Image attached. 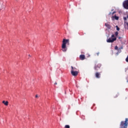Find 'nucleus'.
Returning <instances> with one entry per match:
<instances>
[{
    "instance_id": "1",
    "label": "nucleus",
    "mask_w": 128,
    "mask_h": 128,
    "mask_svg": "<svg viewBox=\"0 0 128 128\" xmlns=\"http://www.w3.org/2000/svg\"><path fill=\"white\" fill-rule=\"evenodd\" d=\"M70 40L68 39H63L62 44V52H66L68 50L66 48V44H69Z\"/></svg>"
},
{
    "instance_id": "2",
    "label": "nucleus",
    "mask_w": 128,
    "mask_h": 128,
    "mask_svg": "<svg viewBox=\"0 0 128 128\" xmlns=\"http://www.w3.org/2000/svg\"><path fill=\"white\" fill-rule=\"evenodd\" d=\"M128 118H126L124 121H122L120 124V128H128Z\"/></svg>"
},
{
    "instance_id": "3",
    "label": "nucleus",
    "mask_w": 128,
    "mask_h": 128,
    "mask_svg": "<svg viewBox=\"0 0 128 128\" xmlns=\"http://www.w3.org/2000/svg\"><path fill=\"white\" fill-rule=\"evenodd\" d=\"M71 68H72L71 74L74 76H76L78 74V71H74V67L72 66Z\"/></svg>"
},
{
    "instance_id": "4",
    "label": "nucleus",
    "mask_w": 128,
    "mask_h": 128,
    "mask_svg": "<svg viewBox=\"0 0 128 128\" xmlns=\"http://www.w3.org/2000/svg\"><path fill=\"white\" fill-rule=\"evenodd\" d=\"M123 7L126 10H128V0H126L123 2Z\"/></svg>"
},
{
    "instance_id": "5",
    "label": "nucleus",
    "mask_w": 128,
    "mask_h": 128,
    "mask_svg": "<svg viewBox=\"0 0 128 128\" xmlns=\"http://www.w3.org/2000/svg\"><path fill=\"white\" fill-rule=\"evenodd\" d=\"M116 40V38H109L107 40L106 42H114Z\"/></svg>"
},
{
    "instance_id": "6",
    "label": "nucleus",
    "mask_w": 128,
    "mask_h": 128,
    "mask_svg": "<svg viewBox=\"0 0 128 128\" xmlns=\"http://www.w3.org/2000/svg\"><path fill=\"white\" fill-rule=\"evenodd\" d=\"M105 26L108 28H109V30H110V28H112V26H110V22H108L106 23Z\"/></svg>"
},
{
    "instance_id": "7",
    "label": "nucleus",
    "mask_w": 128,
    "mask_h": 128,
    "mask_svg": "<svg viewBox=\"0 0 128 128\" xmlns=\"http://www.w3.org/2000/svg\"><path fill=\"white\" fill-rule=\"evenodd\" d=\"M80 60H86V56L84 54H81L80 56Z\"/></svg>"
},
{
    "instance_id": "8",
    "label": "nucleus",
    "mask_w": 128,
    "mask_h": 128,
    "mask_svg": "<svg viewBox=\"0 0 128 128\" xmlns=\"http://www.w3.org/2000/svg\"><path fill=\"white\" fill-rule=\"evenodd\" d=\"M100 68V64H98L94 66V68L96 70H98Z\"/></svg>"
},
{
    "instance_id": "9",
    "label": "nucleus",
    "mask_w": 128,
    "mask_h": 128,
    "mask_svg": "<svg viewBox=\"0 0 128 128\" xmlns=\"http://www.w3.org/2000/svg\"><path fill=\"white\" fill-rule=\"evenodd\" d=\"M95 76L97 78H100V73L96 72L95 74Z\"/></svg>"
},
{
    "instance_id": "10",
    "label": "nucleus",
    "mask_w": 128,
    "mask_h": 128,
    "mask_svg": "<svg viewBox=\"0 0 128 128\" xmlns=\"http://www.w3.org/2000/svg\"><path fill=\"white\" fill-rule=\"evenodd\" d=\"M2 104H4L5 106H8V101H2Z\"/></svg>"
},
{
    "instance_id": "11",
    "label": "nucleus",
    "mask_w": 128,
    "mask_h": 128,
    "mask_svg": "<svg viewBox=\"0 0 128 128\" xmlns=\"http://www.w3.org/2000/svg\"><path fill=\"white\" fill-rule=\"evenodd\" d=\"M114 14H116V12H112V13L110 12L109 13V15L110 16V15L112 14V16H114Z\"/></svg>"
},
{
    "instance_id": "12",
    "label": "nucleus",
    "mask_w": 128,
    "mask_h": 128,
    "mask_svg": "<svg viewBox=\"0 0 128 128\" xmlns=\"http://www.w3.org/2000/svg\"><path fill=\"white\" fill-rule=\"evenodd\" d=\"M115 20H118V16H114Z\"/></svg>"
},
{
    "instance_id": "13",
    "label": "nucleus",
    "mask_w": 128,
    "mask_h": 128,
    "mask_svg": "<svg viewBox=\"0 0 128 128\" xmlns=\"http://www.w3.org/2000/svg\"><path fill=\"white\" fill-rule=\"evenodd\" d=\"M115 36H116L118 37V32H115Z\"/></svg>"
},
{
    "instance_id": "14",
    "label": "nucleus",
    "mask_w": 128,
    "mask_h": 128,
    "mask_svg": "<svg viewBox=\"0 0 128 128\" xmlns=\"http://www.w3.org/2000/svg\"><path fill=\"white\" fill-rule=\"evenodd\" d=\"M114 50H120V49H118V46H115Z\"/></svg>"
},
{
    "instance_id": "15",
    "label": "nucleus",
    "mask_w": 128,
    "mask_h": 128,
    "mask_svg": "<svg viewBox=\"0 0 128 128\" xmlns=\"http://www.w3.org/2000/svg\"><path fill=\"white\" fill-rule=\"evenodd\" d=\"M70 125H66L64 128H70Z\"/></svg>"
},
{
    "instance_id": "16",
    "label": "nucleus",
    "mask_w": 128,
    "mask_h": 128,
    "mask_svg": "<svg viewBox=\"0 0 128 128\" xmlns=\"http://www.w3.org/2000/svg\"><path fill=\"white\" fill-rule=\"evenodd\" d=\"M116 30H120V28L118 27V26H116Z\"/></svg>"
},
{
    "instance_id": "17",
    "label": "nucleus",
    "mask_w": 128,
    "mask_h": 128,
    "mask_svg": "<svg viewBox=\"0 0 128 128\" xmlns=\"http://www.w3.org/2000/svg\"><path fill=\"white\" fill-rule=\"evenodd\" d=\"M126 61L128 62V56H127L126 58Z\"/></svg>"
},
{
    "instance_id": "18",
    "label": "nucleus",
    "mask_w": 128,
    "mask_h": 128,
    "mask_svg": "<svg viewBox=\"0 0 128 128\" xmlns=\"http://www.w3.org/2000/svg\"><path fill=\"white\" fill-rule=\"evenodd\" d=\"M124 20H126L127 18L126 17H124Z\"/></svg>"
},
{
    "instance_id": "19",
    "label": "nucleus",
    "mask_w": 128,
    "mask_h": 128,
    "mask_svg": "<svg viewBox=\"0 0 128 128\" xmlns=\"http://www.w3.org/2000/svg\"><path fill=\"white\" fill-rule=\"evenodd\" d=\"M111 38H114V34H112Z\"/></svg>"
},
{
    "instance_id": "20",
    "label": "nucleus",
    "mask_w": 128,
    "mask_h": 128,
    "mask_svg": "<svg viewBox=\"0 0 128 128\" xmlns=\"http://www.w3.org/2000/svg\"><path fill=\"white\" fill-rule=\"evenodd\" d=\"M126 25L127 28H128V22H126Z\"/></svg>"
},
{
    "instance_id": "21",
    "label": "nucleus",
    "mask_w": 128,
    "mask_h": 128,
    "mask_svg": "<svg viewBox=\"0 0 128 128\" xmlns=\"http://www.w3.org/2000/svg\"><path fill=\"white\" fill-rule=\"evenodd\" d=\"M96 54H97L98 56V55L100 54V52H97Z\"/></svg>"
},
{
    "instance_id": "22",
    "label": "nucleus",
    "mask_w": 128,
    "mask_h": 128,
    "mask_svg": "<svg viewBox=\"0 0 128 128\" xmlns=\"http://www.w3.org/2000/svg\"><path fill=\"white\" fill-rule=\"evenodd\" d=\"M122 48H122V46L120 48H119V50H120V49L122 50Z\"/></svg>"
},
{
    "instance_id": "23",
    "label": "nucleus",
    "mask_w": 128,
    "mask_h": 128,
    "mask_svg": "<svg viewBox=\"0 0 128 128\" xmlns=\"http://www.w3.org/2000/svg\"><path fill=\"white\" fill-rule=\"evenodd\" d=\"M76 70V68H74V71Z\"/></svg>"
},
{
    "instance_id": "24",
    "label": "nucleus",
    "mask_w": 128,
    "mask_h": 128,
    "mask_svg": "<svg viewBox=\"0 0 128 128\" xmlns=\"http://www.w3.org/2000/svg\"><path fill=\"white\" fill-rule=\"evenodd\" d=\"M120 38H122V37L119 36V37H118V39H119V40H120Z\"/></svg>"
},
{
    "instance_id": "25",
    "label": "nucleus",
    "mask_w": 128,
    "mask_h": 128,
    "mask_svg": "<svg viewBox=\"0 0 128 128\" xmlns=\"http://www.w3.org/2000/svg\"><path fill=\"white\" fill-rule=\"evenodd\" d=\"M54 84H58V83L56 82Z\"/></svg>"
},
{
    "instance_id": "26",
    "label": "nucleus",
    "mask_w": 128,
    "mask_h": 128,
    "mask_svg": "<svg viewBox=\"0 0 128 128\" xmlns=\"http://www.w3.org/2000/svg\"><path fill=\"white\" fill-rule=\"evenodd\" d=\"M38 94H36V98H38Z\"/></svg>"
},
{
    "instance_id": "27",
    "label": "nucleus",
    "mask_w": 128,
    "mask_h": 128,
    "mask_svg": "<svg viewBox=\"0 0 128 128\" xmlns=\"http://www.w3.org/2000/svg\"><path fill=\"white\" fill-rule=\"evenodd\" d=\"M28 56H30V55L29 54Z\"/></svg>"
}]
</instances>
